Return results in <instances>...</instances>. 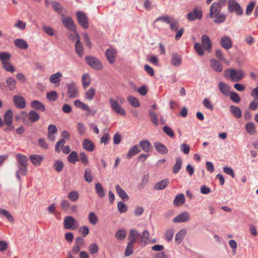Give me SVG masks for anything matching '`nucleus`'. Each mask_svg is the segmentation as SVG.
I'll return each mask as SVG.
<instances>
[{
    "label": "nucleus",
    "instance_id": "9b49d317",
    "mask_svg": "<svg viewBox=\"0 0 258 258\" xmlns=\"http://www.w3.org/2000/svg\"><path fill=\"white\" fill-rule=\"evenodd\" d=\"M190 220V215L187 212H183L173 219V222L175 223H184L189 221Z\"/></svg>",
    "mask_w": 258,
    "mask_h": 258
},
{
    "label": "nucleus",
    "instance_id": "39448f33",
    "mask_svg": "<svg viewBox=\"0 0 258 258\" xmlns=\"http://www.w3.org/2000/svg\"><path fill=\"white\" fill-rule=\"evenodd\" d=\"M109 101L111 109L116 113L122 116H124L126 115V111L121 107L117 100H115L113 98H110Z\"/></svg>",
    "mask_w": 258,
    "mask_h": 258
},
{
    "label": "nucleus",
    "instance_id": "7ed1b4c3",
    "mask_svg": "<svg viewBox=\"0 0 258 258\" xmlns=\"http://www.w3.org/2000/svg\"><path fill=\"white\" fill-rule=\"evenodd\" d=\"M224 75L226 78H229L233 82H239L244 77L243 71L241 70H236L233 69H228L224 72Z\"/></svg>",
    "mask_w": 258,
    "mask_h": 258
},
{
    "label": "nucleus",
    "instance_id": "f704fd0d",
    "mask_svg": "<svg viewBox=\"0 0 258 258\" xmlns=\"http://www.w3.org/2000/svg\"><path fill=\"white\" fill-rule=\"evenodd\" d=\"M115 189L117 194L119 197L124 201L127 200L128 199V196L125 192V191L119 185H116Z\"/></svg>",
    "mask_w": 258,
    "mask_h": 258
},
{
    "label": "nucleus",
    "instance_id": "393cba45",
    "mask_svg": "<svg viewBox=\"0 0 258 258\" xmlns=\"http://www.w3.org/2000/svg\"><path fill=\"white\" fill-rule=\"evenodd\" d=\"M28 117L30 122H35L40 119L39 114L34 110H30L28 113Z\"/></svg>",
    "mask_w": 258,
    "mask_h": 258
},
{
    "label": "nucleus",
    "instance_id": "774afa93",
    "mask_svg": "<svg viewBox=\"0 0 258 258\" xmlns=\"http://www.w3.org/2000/svg\"><path fill=\"white\" fill-rule=\"evenodd\" d=\"M57 93L55 91H50L48 92L46 94V98L48 100L50 101H54L57 98Z\"/></svg>",
    "mask_w": 258,
    "mask_h": 258
},
{
    "label": "nucleus",
    "instance_id": "0e129e2a",
    "mask_svg": "<svg viewBox=\"0 0 258 258\" xmlns=\"http://www.w3.org/2000/svg\"><path fill=\"white\" fill-rule=\"evenodd\" d=\"M203 104L207 109H208L211 111H213L214 110V106L209 99L205 98L203 101Z\"/></svg>",
    "mask_w": 258,
    "mask_h": 258
},
{
    "label": "nucleus",
    "instance_id": "3c124183",
    "mask_svg": "<svg viewBox=\"0 0 258 258\" xmlns=\"http://www.w3.org/2000/svg\"><path fill=\"white\" fill-rule=\"evenodd\" d=\"M95 188L96 193L99 197L103 198L104 197L105 193L104 191V189L103 188V186L100 183H96Z\"/></svg>",
    "mask_w": 258,
    "mask_h": 258
},
{
    "label": "nucleus",
    "instance_id": "bf43d9fd",
    "mask_svg": "<svg viewBox=\"0 0 258 258\" xmlns=\"http://www.w3.org/2000/svg\"><path fill=\"white\" fill-rule=\"evenodd\" d=\"M149 114L151 118V122L156 126L158 125V118L156 113L151 110L149 111Z\"/></svg>",
    "mask_w": 258,
    "mask_h": 258
},
{
    "label": "nucleus",
    "instance_id": "a19ab883",
    "mask_svg": "<svg viewBox=\"0 0 258 258\" xmlns=\"http://www.w3.org/2000/svg\"><path fill=\"white\" fill-rule=\"evenodd\" d=\"M3 68L7 72L14 73L15 71V68L14 66L9 61L2 63Z\"/></svg>",
    "mask_w": 258,
    "mask_h": 258
},
{
    "label": "nucleus",
    "instance_id": "79ce46f5",
    "mask_svg": "<svg viewBox=\"0 0 258 258\" xmlns=\"http://www.w3.org/2000/svg\"><path fill=\"white\" fill-rule=\"evenodd\" d=\"M68 161L72 164H75L77 161H79V156L77 152H72L68 157Z\"/></svg>",
    "mask_w": 258,
    "mask_h": 258
},
{
    "label": "nucleus",
    "instance_id": "4c0bfd02",
    "mask_svg": "<svg viewBox=\"0 0 258 258\" xmlns=\"http://www.w3.org/2000/svg\"><path fill=\"white\" fill-rule=\"evenodd\" d=\"M150 239V234L148 231L145 230L143 232L142 235L141 236V245L145 246Z\"/></svg>",
    "mask_w": 258,
    "mask_h": 258
},
{
    "label": "nucleus",
    "instance_id": "de8ad7c7",
    "mask_svg": "<svg viewBox=\"0 0 258 258\" xmlns=\"http://www.w3.org/2000/svg\"><path fill=\"white\" fill-rule=\"evenodd\" d=\"M84 179L88 182H91L93 179V176L92 174V170L90 168H87L85 170Z\"/></svg>",
    "mask_w": 258,
    "mask_h": 258
},
{
    "label": "nucleus",
    "instance_id": "2f4dec72",
    "mask_svg": "<svg viewBox=\"0 0 258 258\" xmlns=\"http://www.w3.org/2000/svg\"><path fill=\"white\" fill-rule=\"evenodd\" d=\"M62 74L60 73L57 72L55 74H52L49 77V81L51 83L57 84V86L59 84L60 78L62 77Z\"/></svg>",
    "mask_w": 258,
    "mask_h": 258
},
{
    "label": "nucleus",
    "instance_id": "58836bf2",
    "mask_svg": "<svg viewBox=\"0 0 258 258\" xmlns=\"http://www.w3.org/2000/svg\"><path fill=\"white\" fill-rule=\"evenodd\" d=\"M6 84L11 91H13L16 88V81L12 77H9L6 80Z\"/></svg>",
    "mask_w": 258,
    "mask_h": 258
},
{
    "label": "nucleus",
    "instance_id": "09e8293b",
    "mask_svg": "<svg viewBox=\"0 0 258 258\" xmlns=\"http://www.w3.org/2000/svg\"><path fill=\"white\" fill-rule=\"evenodd\" d=\"M68 198L71 202H74L78 200L79 194L77 191L73 190L69 192Z\"/></svg>",
    "mask_w": 258,
    "mask_h": 258
},
{
    "label": "nucleus",
    "instance_id": "ddd939ff",
    "mask_svg": "<svg viewBox=\"0 0 258 258\" xmlns=\"http://www.w3.org/2000/svg\"><path fill=\"white\" fill-rule=\"evenodd\" d=\"M62 22L63 25L69 30L73 32H76V26L71 18L63 17L62 18Z\"/></svg>",
    "mask_w": 258,
    "mask_h": 258
},
{
    "label": "nucleus",
    "instance_id": "c85d7f7f",
    "mask_svg": "<svg viewBox=\"0 0 258 258\" xmlns=\"http://www.w3.org/2000/svg\"><path fill=\"white\" fill-rule=\"evenodd\" d=\"M184 195L183 194H179L175 197L173 201V204L175 207H178L184 204Z\"/></svg>",
    "mask_w": 258,
    "mask_h": 258
},
{
    "label": "nucleus",
    "instance_id": "f3484780",
    "mask_svg": "<svg viewBox=\"0 0 258 258\" xmlns=\"http://www.w3.org/2000/svg\"><path fill=\"white\" fill-rule=\"evenodd\" d=\"M140 236L139 232L135 229H131L129 232L128 239L129 242L135 244L137 242L138 238Z\"/></svg>",
    "mask_w": 258,
    "mask_h": 258
},
{
    "label": "nucleus",
    "instance_id": "49530a36",
    "mask_svg": "<svg viewBox=\"0 0 258 258\" xmlns=\"http://www.w3.org/2000/svg\"><path fill=\"white\" fill-rule=\"evenodd\" d=\"M82 83L84 88H86L90 85L91 79L89 74H84L82 76Z\"/></svg>",
    "mask_w": 258,
    "mask_h": 258
},
{
    "label": "nucleus",
    "instance_id": "13d9d810",
    "mask_svg": "<svg viewBox=\"0 0 258 258\" xmlns=\"http://www.w3.org/2000/svg\"><path fill=\"white\" fill-rule=\"evenodd\" d=\"M0 215L5 216L10 222L14 221V218L12 215L5 209L0 208Z\"/></svg>",
    "mask_w": 258,
    "mask_h": 258
},
{
    "label": "nucleus",
    "instance_id": "a18cd8bd",
    "mask_svg": "<svg viewBox=\"0 0 258 258\" xmlns=\"http://www.w3.org/2000/svg\"><path fill=\"white\" fill-rule=\"evenodd\" d=\"M127 100L130 104L134 107H138L140 105L139 100L135 97L131 95L128 96Z\"/></svg>",
    "mask_w": 258,
    "mask_h": 258
},
{
    "label": "nucleus",
    "instance_id": "cd10ccee",
    "mask_svg": "<svg viewBox=\"0 0 258 258\" xmlns=\"http://www.w3.org/2000/svg\"><path fill=\"white\" fill-rule=\"evenodd\" d=\"M229 109L230 112L235 118H239L241 117L242 112L239 107L234 105H231Z\"/></svg>",
    "mask_w": 258,
    "mask_h": 258
},
{
    "label": "nucleus",
    "instance_id": "c9c22d12",
    "mask_svg": "<svg viewBox=\"0 0 258 258\" xmlns=\"http://www.w3.org/2000/svg\"><path fill=\"white\" fill-rule=\"evenodd\" d=\"M16 159L18 161V165L28 166V159L26 156L21 154H18L16 156Z\"/></svg>",
    "mask_w": 258,
    "mask_h": 258
},
{
    "label": "nucleus",
    "instance_id": "b1692460",
    "mask_svg": "<svg viewBox=\"0 0 258 258\" xmlns=\"http://www.w3.org/2000/svg\"><path fill=\"white\" fill-rule=\"evenodd\" d=\"M30 106L34 109L37 111H44L45 107L44 105L40 101L38 100H34L31 102Z\"/></svg>",
    "mask_w": 258,
    "mask_h": 258
},
{
    "label": "nucleus",
    "instance_id": "f257e3e1",
    "mask_svg": "<svg viewBox=\"0 0 258 258\" xmlns=\"http://www.w3.org/2000/svg\"><path fill=\"white\" fill-rule=\"evenodd\" d=\"M226 0H219L217 2L213 3L210 8L209 17L214 19V22L216 24H220L225 22L226 15L223 13L220 14L222 7L225 5Z\"/></svg>",
    "mask_w": 258,
    "mask_h": 258
},
{
    "label": "nucleus",
    "instance_id": "bb28decb",
    "mask_svg": "<svg viewBox=\"0 0 258 258\" xmlns=\"http://www.w3.org/2000/svg\"><path fill=\"white\" fill-rule=\"evenodd\" d=\"M169 180L167 178L164 179L156 183L154 185V188L156 190H162L165 189L169 184Z\"/></svg>",
    "mask_w": 258,
    "mask_h": 258
},
{
    "label": "nucleus",
    "instance_id": "6ab92c4d",
    "mask_svg": "<svg viewBox=\"0 0 258 258\" xmlns=\"http://www.w3.org/2000/svg\"><path fill=\"white\" fill-rule=\"evenodd\" d=\"M48 134L47 139L51 142H53L55 140V137L54 134L57 132V127L55 125L50 124L48 127Z\"/></svg>",
    "mask_w": 258,
    "mask_h": 258
},
{
    "label": "nucleus",
    "instance_id": "c03bdc74",
    "mask_svg": "<svg viewBox=\"0 0 258 258\" xmlns=\"http://www.w3.org/2000/svg\"><path fill=\"white\" fill-rule=\"evenodd\" d=\"M140 152V150L139 146L137 145H135L131 149L128 151L126 155V158L130 159Z\"/></svg>",
    "mask_w": 258,
    "mask_h": 258
},
{
    "label": "nucleus",
    "instance_id": "f03ea898",
    "mask_svg": "<svg viewBox=\"0 0 258 258\" xmlns=\"http://www.w3.org/2000/svg\"><path fill=\"white\" fill-rule=\"evenodd\" d=\"M201 42L202 45L199 43H195L194 48L199 55L203 56L205 54L204 49L208 52L211 51L212 43L210 37L206 35H202Z\"/></svg>",
    "mask_w": 258,
    "mask_h": 258
},
{
    "label": "nucleus",
    "instance_id": "4468645a",
    "mask_svg": "<svg viewBox=\"0 0 258 258\" xmlns=\"http://www.w3.org/2000/svg\"><path fill=\"white\" fill-rule=\"evenodd\" d=\"M220 45L224 49L229 50L232 46V40L229 37L224 36L221 38Z\"/></svg>",
    "mask_w": 258,
    "mask_h": 258
},
{
    "label": "nucleus",
    "instance_id": "20e7f679",
    "mask_svg": "<svg viewBox=\"0 0 258 258\" xmlns=\"http://www.w3.org/2000/svg\"><path fill=\"white\" fill-rule=\"evenodd\" d=\"M156 22L163 21L169 25V28L172 32L177 31L179 27V23L177 20L174 19L167 15L157 18Z\"/></svg>",
    "mask_w": 258,
    "mask_h": 258
},
{
    "label": "nucleus",
    "instance_id": "dca6fc26",
    "mask_svg": "<svg viewBox=\"0 0 258 258\" xmlns=\"http://www.w3.org/2000/svg\"><path fill=\"white\" fill-rule=\"evenodd\" d=\"M76 36L77 37V41H76L75 44L76 52L80 57H82L84 55L83 46L82 43L80 40L79 34H77Z\"/></svg>",
    "mask_w": 258,
    "mask_h": 258
},
{
    "label": "nucleus",
    "instance_id": "e2e57ef3",
    "mask_svg": "<svg viewBox=\"0 0 258 258\" xmlns=\"http://www.w3.org/2000/svg\"><path fill=\"white\" fill-rule=\"evenodd\" d=\"M63 166L64 165L62 162L59 160L56 161L53 164V167L55 170L58 172L62 171Z\"/></svg>",
    "mask_w": 258,
    "mask_h": 258
},
{
    "label": "nucleus",
    "instance_id": "ea45409f",
    "mask_svg": "<svg viewBox=\"0 0 258 258\" xmlns=\"http://www.w3.org/2000/svg\"><path fill=\"white\" fill-rule=\"evenodd\" d=\"M140 145L143 151L145 152L150 151L152 148L151 143L146 140H141L140 142Z\"/></svg>",
    "mask_w": 258,
    "mask_h": 258
},
{
    "label": "nucleus",
    "instance_id": "473e14b6",
    "mask_svg": "<svg viewBox=\"0 0 258 258\" xmlns=\"http://www.w3.org/2000/svg\"><path fill=\"white\" fill-rule=\"evenodd\" d=\"M74 104L76 107L82 110L87 111L88 112L91 111L89 106L87 104L81 102L79 100H76L74 101Z\"/></svg>",
    "mask_w": 258,
    "mask_h": 258
},
{
    "label": "nucleus",
    "instance_id": "603ef678",
    "mask_svg": "<svg viewBox=\"0 0 258 258\" xmlns=\"http://www.w3.org/2000/svg\"><path fill=\"white\" fill-rule=\"evenodd\" d=\"M230 99L235 103H238L240 102L241 98L238 93L235 92H231L229 93Z\"/></svg>",
    "mask_w": 258,
    "mask_h": 258
},
{
    "label": "nucleus",
    "instance_id": "423d86ee",
    "mask_svg": "<svg viewBox=\"0 0 258 258\" xmlns=\"http://www.w3.org/2000/svg\"><path fill=\"white\" fill-rule=\"evenodd\" d=\"M85 59L88 65L92 68L96 70H101L103 69V65L100 60L93 56H86Z\"/></svg>",
    "mask_w": 258,
    "mask_h": 258
},
{
    "label": "nucleus",
    "instance_id": "6e6552de",
    "mask_svg": "<svg viewBox=\"0 0 258 258\" xmlns=\"http://www.w3.org/2000/svg\"><path fill=\"white\" fill-rule=\"evenodd\" d=\"M202 17V11L197 8H194L191 12H189L186 15V18L189 21H193L196 19L201 20Z\"/></svg>",
    "mask_w": 258,
    "mask_h": 258
},
{
    "label": "nucleus",
    "instance_id": "6e6d98bb",
    "mask_svg": "<svg viewBox=\"0 0 258 258\" xmlns=\"http://www.w3.org/2000/svg\"><path fill=\"white\" fill-rule=\"evenodd\" d=\"M246 131L250 135H253L255 133V128L254 124L252 122H248L245 125Z\"/></svg>",
    "mask_w": 258,
    "mask_h": 258
},
{
    "label": "nucleus",
    "instance_id": "0eeeda50",
    "mask_svg": "<svg viewBox=\"0 0 258 258\" xmlns=\"http://www.w3.org/2000/svg\"><path fill=\"white\" fill-rule=\"evenodd\" d=\"M67 92L70 98H75L79 95L78 88L74 82L67 84Z\"/></svg>",
    "mask_w": 258,
    "mask_h": 258
},
{
    "label": "nucleus",
    "instance_id": "7c9ffc66",
    "mask_svg": "<svg viewBox=\"0 0 258 258\" xmlns=\"http://www.w3.org/2000/svg\"><path fill=\"white\" fill-rule=\"evenodd\" d=\"M154 147L156 151L160 154H166L168 152L166 146L159 142L155 143Z\"/></svg>",
    "mask_w": 258,
    "mask_h": 258
},
{
    "label": "nucleus",
    "instance_id": "5fc2aeb1",
    "mask_svg": "<svg viewBox=\"0 0 258 258\" xmlns=\"http://www.w3.org/2000/svg\"><path fill=\"white\" fill-rule=\"evenodd\" d=\"M88 219L89 222L93 225L96 224L98 222V218L93 212L89 213L88 215Z\"/></svg>",
    "mask_w": 258,
    "mask_h": 258
},
{
    "label": "nucleus",
    "instance_id": "9d476101",
    "mask_svg": "<svg viewBox=\"0 0 258 258\" xmlns=\"http://www.w3.org/2000/svg\"><path fill=\"white\" fill-rule=\"evenodd\" d=\"M77 17L79 23L81 26L87 29L89 26L88 19L86 14L82 12H78L77 13Z\"/></svg>",
    "mask_w": 258,
    "mask_h": 258
},
{
    "label": "nucleus",
    "instance_id": "864d4df0",
    "mask_svg": "<svg viewBox=\"0 0 258 258\" xmlns=\"http://www.w3.org/2000/svg\"><path fill=\"white\" fill-rule=\"evenodd\" d=\"M79 160L81 163L85 165H87L89 163V159L88 156L84 152L80 153L79 156Z\"/></svg>",
    "mask_w": 258,
    "mask_h": 258
},
{
    "label": "nucleus",
    "instance_id": "69168bd1",
    "mask_svg": "<svg viewBox=\"0 0 258 258\" xmlns=\"http://www.w3.org/2000/svg\"><path fill=\"white\" fill-rule=\"evenodd\" d=\"M52 7L54 9V11L56 12L58 14H61L62 12L63 8L61 4L59 3L53 2L52 3Z\"/></svg>",
    "mask_w": 258,
    "mask_h": 258
},
{
    "label": "nucleus",
    "instance_id": "aec40b11",
    "mask_svg": "<svg viewBox=\"0 0 258 258\" xmlns=\"http://www.w3.org/2000/svg\"><path fill=\"white\" fill-rule=\"evenodd\" d=\"M75 219L72 216H67L64 220V227L67 229H74L73 226L75 223Z\"/></svg>",
    "mask_w": 258,
    "mask_h": 258
},
{
    "label": "nucleus",
    "instance_id": "4be33fe9",
    "mask_svg": "<svg viewBox=\"0 0 258 258\" xmlns=\"http://www.w3.org/2000/svg\"><path fill=\"white\" fill-rule=\"evenodd\" d=\"M13 118V113L11 109H8L5 113L4 120L7 126H11V128L13 129L14 127L11 126Z\"/></svg>",
    "mask_w": 258,
    "mask_h": 258
},
{
    "label": "nucleus",
    "instance_id": "4d7b16f0",
    "mask_svg": "<svg viewBox=\"0 0 258 258\" xmlns=\"http://www.w3.org/2000/svg\"><path fill=\"white\" fill-rule=\"evenodd\" d=\"M186 230L185 229L180 230L175 236V240L179 243L181 242L185 235Z\"/></svg>",
    "mask_w": 258,
    "mask_h": 258
},
{
    "label": "nucleus",
    "instance_id": "a211bd4d",
    "mask_svg": "<svg viewBox=\"0 0 258 258\" xmlns=\"http://www.w3.org/2000/svg\"><path fill=\"white\" fill-rule=\"evenodd\" d=\"M170 61L172 66L178 67L181 64L182 57L176 53H173L171 55Z\"/></svg>",
    "mask_w": 258,
    "mask_h": 258
},
{
    "label": "nucleus",
    "instance_id": "1a4fd4ad",
    "mask_svg": "<svg viewBox=\"0 0 258 258\" xmlns=\"http://www.w3.org/2000/svg\"><path fill=\"white\" fill-rule=\"evenodd\" d=\"M228 11L231 13L235 12L238 15H241L243 13V11L239 5L234 0L229 1Z\"/></svg>",
    "mask_w": 258,
    "mask_h": 258
},
{
    "label": "nucleus",
    "instance_id": "052dcab7",
    "mask_svg": "<svg viewBox=\"0 0 258 258\" xmlns=\"http://www.w3.org/2000/svg\"><path fill=\"white\" fill-rule=\"evenodd\" d=\"M174 231L173 229H169L166 231L164 234L165 239L169 241L172 240L174 235Z\"/></svg>",
    "mask_w": 258,
    "mask_h": 258
},
{
    "label": "nucleus",
    "instance_id": "f8f14e48",
    "mask_svg": "<svg viewBox=\"0 0 258 258\" xmlns=\"http://www.w3.org/2000/svg\"><path fill=\"white\" fill-rule=\"evenodd\" d=\"M13 101L15 105L19 109H24L26 107L25 99L19 95H15L13 97Z\"/></svg>",
    "mask_w": 258,
    "mask_h": 258
},
{
    "label": "nucleus",
    "instance_id": "37998d69",
    "mask_svg": "<svg viewBox=\"0 0 258 258\" xmlns=\"http://www.w3.org/2000/svg\"><path fill=\"white\" fill-rule=\"evenodd\" d=\"M12 57L11 54L8 52H0V60L2 63L10 60Z\"/></svg>",
    "mask_w": 258,
    "mask_h": 258
},
{
    "label": "nucleus",
    "instance_id": "8fccbe9b",
    "mask_svg": "<svg viewBox=\"0 0 258 258\" xmlns=\"http://www.w3.org/2000/svg\"><path fill=\"white\" fill-rule=\"evenodd\" d=\"M95 93L96 91L95 89H89L85 93V98L87 100H92L95 95Z\"/></svg>",
    "mask_w": 258,
    "mask_h": 258
},
{
    "label": "nucleus",
    "instance_id": "e433bc0d",
    "mask_svg": "<svg viewBox=\"0 0 258 258\" xmlns=\"http://www.w3.org/2000/svg\"><path fill=\"white\" fill-rule=\"evenodd\" d=\"M182 161L180 157L176 159L175 163L174 165L172 170L174 173L177 174L181 168Z\"/></svg>",
    "mask_w": 258,
    "mask_h": 258
},
{
    "label": "nucleus",
    "instance_id": "72a5a7b5",
    "mask_svg": "<svg viewBox=\"0 0 258 258\" xmlns=\"http://www.w3.org/2000/svg\"><path fill=\"white\" fill-rule=\"evenodd\" d=\"M14 44L17 47L22 49H26L28 47V44L24 40L17 39L14 41Z\"/></svg>",
    "mask_w": 258,
    "mask_h": 258
},
{
    "label": "nucleus",
    "instance_id": "c756f323",
    "mask_svg": "<svg viewBox=\"0 0 258 258\" xmlns=\"http://www.w3.org/2000/svg\"><path fill=\"white\" fill-rule=\"evenodd\" d=\"M218 87L220 92L226 96H228L229 91V86L224 82H221L218 84Z\"/></svg>",
    "mask_w": 258,
    "mask_h": 258
},
{
    "label": "nucleus",
    "instance_id": "5701e85b",
    "mask_svg": "<svg viewBox=\"0 0 258 258\" xmlns=\"http://www.w3.org/2000/svg\"><path fill=\"white\" fill-rule=\"evenodd\" d=\"M210 66L216 72L222 71L223 68L221 63L215 58H212L210 60Z\"/></svg>",
    "mask_w": 258,
    "mask_h": 258
},
{
    "label": "nucleus",
    "instance_id": "338daca9",
    "mask_svg": "<svg viewBox=\"0 0 258 258\" xmlns=\"http://www.w3.org/2000/svg\"><path fill=\"white\" fill-rule=\"evenodd\" d=\"M126 235V231L124 229H120L118 230L115 234L116 238L118 240L123 239Z\"/></svg>",
    "mask_w": 258,
    "mask_h": 258
},
{
    "label": "nucleus",
    "instance_id": "2eb2a0df",
    "mask_svg": "<svg viewBox=\"0 0 258 258\" xmlns=\"http://www.w3.org/2000/svg\"><path fill=\"white\" fill-rule=\"evenodd\" d=\"M105 55L108 61L110 63H113L116 57V51L113 48H110L106 50Z\"/></svg>",
    "mask_w": 258,
    "mask_h": 258
},
{
    "label": "nucleus",
    "instance_id": "a878e982",
    "mask_svg": "<svg viewBox=\"0 0 258 258\" xmlns=\"http://www.w3.org/2000/svg\"><path fill=\"white\" fill-rule=\"evenodd\" d=\"M82 146L85 150L89 152H92L95 148L94 145L92 142L87 139H84Z\"/></svg>",
    "mask_w": 258,
    "mask_h": 258
},
{
    "label": "nucleus",
    "instance_id": "680f3d73",
    "mask_svg": "<svg viewBox=\"0 0 258 258\" xmlns=\"http://www.w3.org/2000/svg\"><path fill=\"white\" fill-rule=\"evenodd\" d=\"M134 245V244L128 242L124 252V255L125 256H128L133 253Z\"/></svg>",
    "mask_w": 258,
    "mask_h": 258
},
{
    "label": "nucleus",
    "instance_id": "412c9836",
    "mask_svg": "<svg viewBox=\"0 0 258 258\" xmlns=\"http://www.w3.org/2000/svg\"><path fill=\"white\" fill-rule=\"evenodd\" d=\"M43 156L39 155H31L30 156V160L33 164L36 166L41 165L43 160Z\"/></svg>",
    "mask_w": 258,
    "mask_h": 258
}]
</instances>
